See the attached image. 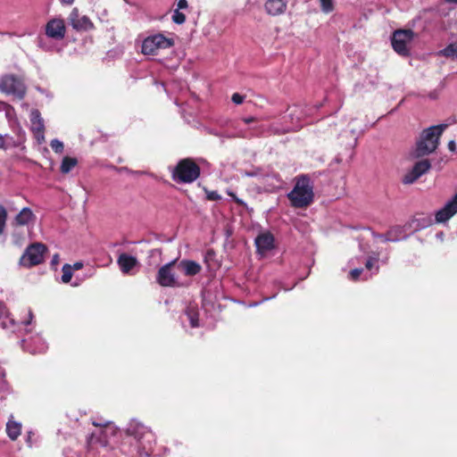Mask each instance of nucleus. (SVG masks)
<instances>
[{
  "label": "nucleus",
  "mask_w": 457,
  "mask_h": 457,
  "mask_svg": "<svg viewBox=\"0 0 457 457\" xmlns=\"http://www.w3.org/2000/svg\"><path fill=\"white\" fill-rule=\"evenodd\" d=\"M288 117L292 120V125L282 129H274L271 125H266L262 123V118L257 117H245L242 119V121L247 125L246 129L240 128L239 124L236 127L237 131L231 135L228 136V137H259L264 134L270 133V131L274 133H286L291 130L299 129L302 127L301 120L303 117L302 110L295 106L289 110Z\"/></svg>",
  "instance_id": "obj_1"
},
{
  "label": "nucleus",
  "mask_w": 457,
  "mask_h": 457,
  "mask_svg": "<svg viewBox=\"0 0 457 457\" xmlns=\"http://www.w3.org/2000/svg\"><path fill=\"white\" fill-rule=\"evenodd\" d=\"M446 127V124H439L424 129L416 142V147L411 153V157L420 158L434 153Z\"/></svg>",
  "instance_id": "obj_2"
},
{
  "label": "nucleus",
  "mask_w": 457,
  "mask_h": 457,
  "mask_svg": "<svg viewBox=\"0 0 457 457\" xmlns=\"http://www.w3.org/2000/svg\"><path fill=\"white\" fill-rule=\"evenodd\" d=\"M287 198L295 208H305L313 202V184L307 175L295 179V184L287 194Z\"/></svg>",
  "instance_id": "obj_3"
},
{
  "label": "nucleus",
  "mask_w": 457,
  "mask_h": 457,
  "mask_svg": "<svg viewBox=\"0 0 457 457\" xmlns=\"http://www.w3.org/2000/svg\"><path fill=\"white\" fill-rule=\"evenodd\" d=\"M92 424L97 428L87 437V451L91 452L100 447H107L109 445V437L114 436L117 428L112 422L99 418L92 420Z\"/></svg>",
  "instance_id": "obj_4"
},
{
  "label": "nucleus",
  "mask_w": 457,
  "mask_h": 457,
  "mask_svg": "<svg viewBox=\"0 0 457 457\" xmlns=\"http://www.w3.org/2000/svg\"><path fill=\"white\" fill-rule=\"evenodd\" d=\"M127 433L139 443L138 453L140 457H149L153 452L154 435L141 422L132 420L128 425Z\"/></svg>",
  "instance_id": "obj_5"
},
{
  "label": "nucleus",
  "mask_w": 457,
  "mask_h": 457,
  "mask_svg": "<svg viewBox=\"0 0 457 457\" xmlns=\"http://www.w3.org/2000/svg\"><path fill=\"white\" fill-rule=\"evenodd\" d=\"M200 176V167L191 159H183L172 170V179L178 183H192Z\"/></svg>",
  "instance_id": "obj_6"
},
{
  "label": "nucleus",
  "mask_w": 457,
  "mask_h": 457,
  "mask_svg": "<svg viewBox=\"0 0 457 457\" xmlns=\"http://www.w3.org/2000/svg\"><path fill=\"white\" fill-rule=\"evenodd\" d=\"M0 90L6 95H11L18 99H22L26 94V86L19 77L12 74H7L1 79Z\"/></svg>",
  "instance_id": "obj_7"
},
{
  "label": "nucleus",
  "mask_w": 457,
  "mask_h": 457,
  "mask_svg": "<svg viewBox=\"0 0 457 457\" xmlns=\"http://www.w3.org/2000/svg\"><path fill=\"white\" fill-rule=\"evenodd\" d=\"M172 38L158 33L145 37L142 43V53L145 55L156 54L160 49H167L173 46Z\"/></svg>",
  "instance_id": "obj_8"
},
{
  "label": "nucleus",
  "mask_w": 457,
  "mask_h": 457,
  "mask_svg": "<svg viewBox=\"0 0 457 457\" xmlns=\"http://www.w3.org/2000/svg\"><path fill=\"white\" fill-rule=\"evenodd\" d=\"M46 251L45 245L34 243L29 245L20 259L21 266L30 268L43 262L44 255Z\"/></svg>",
  "instance_id": "obj_9"
},
{
  "label": "nucleus",
  "mask_w": 457,
  "mask_h": 457,
  "mask_svg": "<svg viewBox=\"0 0 457 457\" xmlns=\"http://www.w3.org/2000/svg\"><path fill=\"white\" fill-rule=\"evenodd\" d=\"M413 38V32L411 29H401L394 32L392 36V46L394 50L403 55L407 56L410 54L409 44Z\"/></svg>",
  "instance_id": "obj_10"
},
{
  "label": "nucleus",
  "mask_w": 457,
  "mask_h": 457,
  "mask_svg": "<svg viewBox=\"0 0 457 457\" xmlns=\"http://www.w3.org/2000/svg\"><path fill=\"white\" fill-rule=\"evenodd\" d=\"M175 264L176 260L171 261L169 263H166L165 265L162 266L159 269L156 276V281L160 286L170 287L182 286V283L179 281L175 273L172 271V266H174Z\"/></svg>",
  "instance_id": "obj_11"
},
{
  "label": "nucleus",
  "mask_w": 457,
  "mask_h": 457,
  "mask_svg": "<svg viewBox=\"0 0 457 457\" xmlns=\"http://www.w3.org/2000/svg\"><path fill=\"white\" fill-rule=\"evenodd\" d=\"M45 33L48 38L60 41L66 34V26L64 21L61 18H53L49 20L45 26Z\"/></svg>",
  "instance_id": "obj_12"
},
{
  "label": "nucleus",
  "mask_w": 457,
  "mask_h": 457,
  "mask_svg": "<svg viewBox=\"0 0 457 457\" xmlns=\"http://www.w3.org/2000/svg\"><path fill=\"white\" fill-rule=\"evenodd\" d=\"M431 168V163L428 159L417 162L411 170H410L403 178V183L411 185L414 183L422 175L427 173Z\"/></svg>",
  "instance_id": "obj_13"
},
{
  "label": "nucleus",
  "mask_w": 457,
  "mask_h": 457,
  "mask_svg": "<svg viewBox=\"0 0 457 457\" xmlns=\"http://www.w3.org/2000/svg\"><path fill=\"white\" fill-rule=\"evenodd\" d=\"M69 22L77 31H87L93 29L94 25L86 15H80L77 8H73L69 15Z\"/></svg>",
  "instance_id": "obj_14"
},
{
  "label": "nucleus",
  "mask_w": 457,
  "mask_h": 457,
  "mask_svg": "<svg viewBox=\"0 0 457 457\" xmlns=\"http://www.w3.org/2000/svg\"><path fill=\"white\" fill-rule=\"evenodd\" d=\"M245 175L247 177H258L263 184L270 188H278L281 185L278 174L274 172H263L262 170L256 169L253 171L245 172Z\"/></svg>",
  "instance_id": "obj_15"
},
{
  "label": "nucleus",
  "mask_w": 457,
  "mask_h": 457,
  "mask_svg": "<svg viewBox=\"0 0 457 457\" xmlns=\"http://www.w3.org/2000/svg\"><path fill=\"white\" fill-rule=\"evenodd\" d=\"M457 212V193L445 206L436 212V222L441 223L448 220Z\"/></svg>",
  "instance_id": "obj_16"
},
{
  "label": "nucleus",
  "mask_w": 457,
  "mask_h": 457,
  "mask_svg": "<svg viewBox=\"0 0 457 457\" xmlns=\"http://www.w3.org/2000/svg\"><path fill=\"white\" fill-rule=\"evenodd\" d=\"M29 119L31 122V130L35 134L36 137L39 142L44 140L45 124L39 111L33 109L30 112Z\"/></svg>",
  "instance_id": "obj_17"
},
{
  "label": "nucleus",
  "mask_w": 457,
  "mask_h": 457,
  "mask_svg": "<svg viewBox=\"0 0 457 457\" xmlns=\"http://www.w3.org/2000/svg\"><path fill=\"white\" fill-rule=\"evenodd\" d=\"M255 245L257 252L261 254H265L267 252L274 248V237L270 232L261 233L255 238Z\"/></svg>",
  "instance_id": "obj_18"
},
{
  "label": "nucleus",
  "mask_w": 457,
  "mask_h": 457,
  "mask_svg": "<svg viewBox=\"0 0 457 457\" xmlns=\"http://www.w3.org/2000/svg\"><path fill=\"white\" fill-rule=\"evenodd\" d=\"M23 344L24 348L33 354L45 353L47 349L46 343L39 336L30 339H25L23 340Z\"/></svg>",
  "instance_id": "obj_19"
},
{
  "label": "nucleus",
  "mask_w": 457,
  "mask_h": 457,
  "mask_svg": "<svg viewBox=\"0 0 457 457\" xmlns=\"http://www.w3.org/2000/svg\"><path fill=\"white\" fill-rule=\"evenodd\" d=\"M117 263L123 274H132L131 270L138 265V261L136 257L128 253H121L119 255Z\"/></svg>",
  "instance_id": "obj_20"
},
{
  "label": "nucleus",
  "mask_w": 457,
  "mask_h": 457,
  "mask_svg": "<svg viewBox=\"0 0 457 457\" xmlns=\"http://www.w3.org/2000/svg\"><path fill=\"white\" fill-rule=\"evenodd\" d=\"M177 267L187 277L195 276L202 270V266L198 262L187 259L181 260Z\"/></svg>",
  "instance_id": "obj_21"
},
{
  "label": "nucleus",
  "mask_w": 457,
  "mask_h": 457,
  "mask_svg": "<svg viewBox=\"0 0 457 457\" xmlns=\"http://www.w3.org/2000/svg\"><path fill=\"white\" fill-rule=\"evenodd\" d=\"M287 5V0H267L265 3V10L270 15H279L283 13Z\"/></svg>",
  "instance_id": "obj_22"
},
{
  "label": "nucleus",
  "mask_w": 457,
  "mask_h": 457,
  "mask_svg": "<svg viewBox=\"0 0 457 457\" xmlns=\"http://www.w3.org/2000/svg\"><path fill=\"white\" fill-rule=\"evenodd\" d=\"M0 320L1 325L5 329H11L14 331L16 329V322L11 316L9 310L4 305H0Z\"/></svg>",
  "instance_id": "obj_23"
},
{
  "label": "nucleus",
  "mask_w": 457,
  "mask_h": 457,
  "mask_svg": "<svg viewBox=\"0 0 457 457\" xmlns=\"http://www.w3.org/2000/svg\"><path fill=\"white\" fill-rule=\"evenodd\" d=\"M36 219L35 214L29 207L22 208L20 212L16 215L14 222L19 226L28 225L30 221Z\"/></svg>",
  "instance_id": "obj_24"
},
{
  "label": "nucleus",
  "mask_w": 457,
  "mask_h": 457,
  "mask_svg": "<svg viewBox=\"0 0 457 457\" xmlns=\"http://www.w3.org/2000/svg\"><path fill=\"white\" fill-rule=\"evenodd\" d=\"M21 424L14 421L12 417L8 420L6 424V433L11 440H16L21 435Z\"/></svg>",
  "instance_id": "obj_25"
},
{
  "label": "nucleus",
  "mask_w": 457,
  "mask_h": 457,
  "mask_svg": "<svg viewBox=\"0 0 457 457\" xmlns=\"http://www.w3.org/2000/svg\"><path fill=\"white\" fill-rule=\"evenodd\" d=\"M403 237L402 228L400 227H395L385 234V242H397Z\"/></svg>",
  "instance_id": "obj_26"
},
{
  "label": "nucleus",
  "mask_w": 457,
  "mask_h": 457,
  "mask_svg": "<svg viewBox=\"0 0 457 457\" xmlns=\"http://www.w3.org/2000/svg\"><path fill=\"white\" fill-rule=\"evenodd\" d=\"M190 325L192 328H196L199 326L198 323V312L195 306L189 305L185 312Z\"/></svg>",
  "instance_id": "obj_27"
},
{
  "label": "nucleus",
  "mask_w": 457,
  "mask_h": 457,
  "mask_svg": "<svg viewBox=\"0 0 457 457\" xmlns=\"http://www.w3.org/2000/svg\"><path fill=\"white\" fill-rule=\"evenodd\" d=\"M437 54L451 58L452 60H457V43L450 44L445 48L440 50Z\"/></svg>",
  "instance_id": "obj_28"
},
{
  "label": "nucleus",
  "mask_w": 457,
  "mask_h": 457,
  "mask_svg": "<svg viewBox=\"0 0 457 457\" xmlns=\"http://www.w3.org/2000/svg\"><path fill=\"white\" fill-rule=\"evenodd\" d=\"M77 162L76 158L65 156L61 164V171L64 174L69 173L77 165Z\"/></svg>",
  "instance_id": "obj_29"
},
{
  "label": "nucleus",
  "mask_w": 457,
  "mask_h": 457,
  "mask_svg": "<svg viewBox=\"0 0 457 457\" xmlns=\"http://www.w3.org/2000/svg\"><path fill=\"white\" fill-rule=\"evenodd\" d=\"M72 278V267L70 264H64L62 266V281L63 283H69Z\"/></svg>",
  "instance_id": "obj_30"
},
{
  "label": "nucleus",
  "mask_w": 457,
  "mask_h": 457,
  "mask_svg": "<svg viewBox=\"0 0 457 457\" xmlns=\"http://www.w3.org/2000/svg\"><path fill=\"white\" fill-rule=\"evenodd\" d=\"M414 222H417L416 228L420 229L430 226L433 223V220L430 216H428L426 218H416Z\"/></svg>",
  "instance_id": "obj_31"
},
{
  "label": "nucleus",
  "mask_w": 457,
  "mask_h": 457,
  "mask_svg": "<svg viewBox=\"0 0 457 457\" xmlns=\"http://www.w3.org/2000/svg\"><path fill=\"white\" fill-rule=\"evenodd\" d=\"M37 46L46 52L53 51L54 49V45L48 43L45 37L40 36L37 37Z\"/></svg>",
  "instance_id": "obj_32"
},
{
  "label": "nucleus",
  "mask_w": 457,
  "mask_h": 457,
  "mask_svg": "<svg viewBox=\"0 0 457 457\" xmlns=\"http://www.w3.org/2000/svg\"><path fill=\"white\" fill-rule=\"evenodd\" d=\"M7 220V212L3 205H0V235L4 233Z\"/></svg>",
  "instance_id": "obj_33"
},
{
  "label": "nucleus",
  "mask_w": 457,
  "mask_h": 457,
  "mask_svg": "<svg viewBox=\"0 0 457 457\" xmlns=\"http://www.w3.org/2000/svg\"><path fill=\"white\" fill-rule=\"evenodd\" d=\"M172 21L176 24H183L186 21V16L179 10L176 9L172 14Z\"/></svg>",
  "instance_id": "obj_34"
},
{
  "label": "nucleus",
  "mask_w": 457,
  "mask_h": 457,
  "mask_svg": "<svg viewBox=\"0 0 457 457\" xmlns=\"http://www.w3.org/2000/svg\"><path fill=\"white\" fill-rule=\"evenodd\" d=\"M50 146L55 153L61 154L63 152L64 145L59 139H53L50 142Z\"/></svg>",
  "instance_id": "obj_35"
},
{
  "label": "nucleus",
  "mask_w": 457,
  "mask_h": 457,
  "mask_svg": "<svg viewBox=\"0 0 457 457\" xmlns=\"http://www.w3.org/2000/svg\"><path fill=\"white\" fill-rule=\"evenodd\" d=\"M321 10L324 12H330L333 10L332 0H320Z\"/></svg>",
  "instance_id": "obj_36"
},
{
  "label": "nucleus",
  "mask_w": 457,
  "mask_h": 457,
  "mask_svg": "<svg viewBox=\"0 0 457 457\" xmlns=\"http://www.w3.org/2000/svg\"><path fill=\"white\" fill-rule=\"evenodd\" d=\"M362 272V269H353L350 271L349 277L352 280H357Z\"/></svg>",
  "instance_id": "obj_37"
},
{
  "label": "nucleus",
  "mask_w": 457,
  "mask_h": 457,
  "mask_svg": "<svg viewBox=\"0 0 457 457\" xmlns=\"http://www.w3.org/2000/svg\"><path fill=\"white\" fill-rule=\"evenodd\" d=\"M231 100L236 104H241L245 100V96L240 95L239 93H234L232 95Z\"/></svg>",
  "instance_id": "obj_38"
},
{
  "label": "nucleus",
  "mask_w": 457,
  "mask_h": 457,
  "mask_svg": "<svg viewBox=\"0 0 457 457\" xmlns=\"http://www.w3.org/2000/svg\"><path fill=\"white\" fill-rule=\"evenodd\" d=\"M207 199L211 201H217L221 199V196L218 194L217 191H211L207 193Z\"/></svg>",
  "instance_id": "obj_39"
},
{
  "label": "nucleus",
  "mask_w": 457,
  "mask_h": 457,
  "mask_svg": "<svg viewBox=\"0 0 457 457\" xmlns=\"http://www.w3.org/2000/svg\"><path fill=\"white\" fill-rule=\"evenodd\" d=\"M378 262V258L377 257H374V258H369L365 263V267L367 270H370L373 269V267L375 266V264L377 263Z\"/></svg>",
  "instance_id": "obj_40"
},
{
  "label": "nucleus",
  "mask_w": 457,
  "mask_h": 457,
  "mask_svg": "<svg viewBox=\"0 0 457 457\" xmlns=\"http://www.w3.org/2000/svg\"><path fill=\"white\" fill-rule=\"evenodd\" d=\"M177 7H178L177 8L178 10L187 8V0H179L178 4H177Z\"/></svg>",
  "instance_id": "obj_41"
},
{
  "label": "nucleus",
  "mask_w": 457,
  "mask_h": 457,
  "mask_svg": "<svg viewBox=\"0 0 457 457\" xmlns=\"http://www.w3.org/2000/svg\"><path fill=\"white\" fill-rule=\"evenodd\" d=\"M8 136L7 135H1L0 134V148L2 149H5L7 147V145H6V140L5 138L7 137Z\"/></svg>",
  "instance_id": "obj_42"
},
{
  "label": "nucleus",
  "mask_w": 457,
  "mask_h": 457,
  "mask_svg": "<svg viewBox=\"0 0 457 457\" xmlns=\"http://www.w3.org/2000/svg\"><path fill=\"white\" fill-rule=\"evenodd\" d=\"M448 148L450 151L452 152H454L455 149H456V144L453 140H451L449 143H448Z\"/></svg>",
  "instance_id": "obj_43"
},
{
  "label": "nucleus",
  "mask_w": 457,
  "mask_h": 457,
  "mask_svg": "<svg viewBox=\"0 0 457 457\" xmlns=\"http://www.w3.org/2000/svg\"><path fill=\"white\" fill-rule=\"evenodd\" d=\"M71 267H72V270H80L83 267V263L82 262H75L73 264V266H71Z\"/></svg>",
  "instance_id": "obj_44"
},
{
  "label": "nucleus",
  "mask_w": 457,
  "mask_h": 457,
  "mask_svg": "<svg viewBox=\"0 0 457 457\" xmlns=\"http://www.w3.org/2000/svg\"><path fill=\"white\" fill-rule=\"evenodd\" d=\"M29 320H24V321L21 322L23 325H29V324L31 323V320L33 318V314H32V312L30 311L29 312Z\"/></svg>",
  "instance_id": "obj_45"
},
{
  "label": "nucleus",
  "mask_w": 457,
  "mask_h": 457,
  "mask_svg": "<svg viewBox=\"0 0 457 457\" xmlns=\"http://www.w3.org/2000/svg\"><path fill=\"white\" fill-rule=\"evenodd\" d=\"M228 195H229L230 196H232V197H233V199H234L237 203H238V204H243V201H241L240 199L237 198V197H236V195H235L233 193L228 192Z\"/></svg>",
  "instance_id": "obj_46"
},
{
  "label": "nucleus",
  "mask_w": 457,
  "mask_h": 457,
  "mask_svg": "<svg viewBox=\"0 0 457 457\" xmlns=\"http://www.w3.org/2000/svg\"><path fill=\"white\" fill-rule=\"evenodd\" d=\"M60 2L62 4H67V5H70L71 4L74 0H60Z\"/></svg>",
  "instance_id": "obj_47"
},
{
  "label": "nucleus",
  "mask_w": 457,
  "mask_h": 457,
  "mask_svg": "<svg viewBox=\"0 0 457 457\" xmlns=\"http://www.w3.org/2000/svg\"><path fill=\"white\" fill-rule=\"evenodd\" d=\"M374 237L385 242V234H374Z\"/></svg>",
  "instance_id": "obj_48"
},
{
  "label": "nucleus",
  "mask_w": 457,
  "mask_h": 457,
  "mask_svg": "<svg viewBox=\"0 0 457 457\" xmlns=\"http://www.w3.org/2000/svg\"><path fill=\"white\" fill-rule=\"evenodd\" d=\"M58 260H59V255L58 254H54V257H53L52 262L53 263H57Z\"/></svg>",
  "instance_id": "obj_49"
},
{
  "label": "nucleus",
  "mask_w": 457,
  "mask_h": 457,
  "mask_svg": "<svg viewBox=\"0 0 457 457\" xmlns=\"http://www.w3.org/2000/svg\"><path fill=\"white\" fill-rule=\"evenodd\" d=\"M446 2L457 4V0H446Z\"/></svg>",
  "instance_id": "obj_50"
},
{
  "label": "nucleus",
  "mask_w": 457,
  "mask_h": 457,
  "mask_svg": "<svg viewBox=\"0 0 457 457\" xmlns=\"http://www.w3.org/2000/svg\"><path fill=\"white\" fill-rule=\"evenodd\" d=\"M211 254H212V251H209V252L206 253L205 260H206V259H207V257H208L209 255H211Z\"/></svg>",
  "instance_id": "obj_51"
},
{
  "label": "nucleus",
  "mask_w": 457,
  "mask_h": 457,
  "mask_svg": "<svg viewBox=\"0 0 457 457\" xmlns=\"http://www.w3.org/2000/svg\"><path fill=\"white\" fill-rule=\"evenodd\" d=\"M375 271H376V272H378V265L376 266Z\"/></svg>",
  "instance_id": "obj_52"
},
{
  "label": "nucleus",
  "mask_w": 457,
  "mask_h": 457,
  "mask_svg": "<svg viewBox=\"0 0 457 457\" xmlns=\"http://www.w3.org/2000/svg\"><path fill=\"white\" fill-rule=\"evenodd\" d=\"M29 439H31L30 434L28 436V442H29Z\"/></svg>",
  "instance_id": "obj_53"
},
{
  "label": "nucleus",
  "mask_w": 457,
  "mask_h": 457,
  "mask_svg": "<svg viewBox=\"0 0 457 457\" xmlns=\"http://www.w3.org/2000/svg\"><path fill=\"white\" fill-rule=\"evenodd\" d=\"M430 97H431V98H436V96H434V95H430Z\"/></svg>",
  "instance_id": "obj_54"
}]
</instances>
